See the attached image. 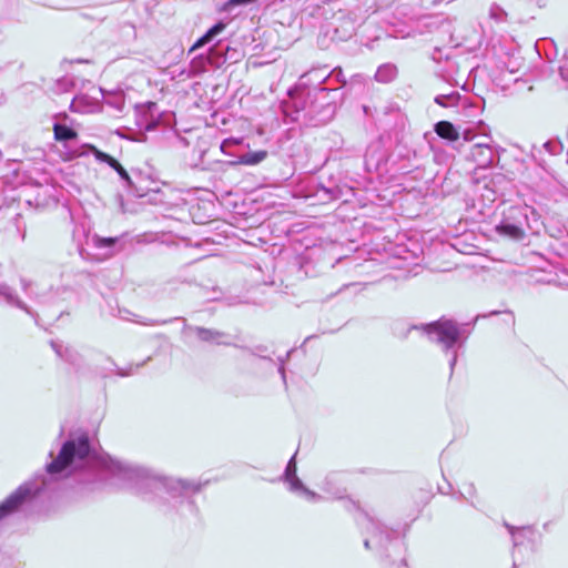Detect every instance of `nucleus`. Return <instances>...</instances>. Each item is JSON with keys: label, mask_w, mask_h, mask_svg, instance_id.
<instances>
[{"label": "nucleus", "mask_w": 568, "mask_h": 568, "mask_svg": "<svg viewBox=\"0 0 568 568\" xmlns=\"http://www.w3.org/2000/svg\"><path fill=\"white\" fill-rule=\"evenodd\" d=\"M457 361H458V357H450V359H449L448 365H449V369H450V375L453 374V372L455 369Z\"/></svg>", "instance_id": "obj_21"}, {"label": "nucleus", "mask_w": 568, "mask_h": 568, "mask_svg": "<svg viewBox=\"0 0 568 568\" xmlns=\"http://www.w3.org/2000/svg\"><path fill=\"white\" fill-rule=\"evenodd\" d=\"M335 475L334 474H331L328 475L326 478H325V483H324V489L327 491V493H332L334 494V496L337 498V499H342L344 498V493H345V489H336L335 491H333L329 487V485L332 484L333 479H334Z\"/></svg>", "instance_id": "obj_15"}, {"label": "nucleus", "mask_w": 568, "mask_h": 568, "mask_svg": "<svg viewBox=\"0 0 568 568\" xmlns=\"http://www.w3.org/2000/svg\"><path fill=\"white\" fill-rule=\"evenodd\" d=\"M197 335L203 341H216L222 336L220 332L207 328H197Z\"/></svg>", "instance_id": "obj_13"}, {"label": "nucleus", "mask_w": 568, "mask_h": 568, "mask_svg": "<svg viewBox=\"0 0 568 568\" xmlns=\"http://www.w3.org/2000/svg\"><path fill=\"white\" fill-rule=\"evenodd\" d=\"M296 456H297V450L291 456V458L288 459L286 466H285V469L283 471V474L281 475L280 478H287L288 476L293 475H297V460H296Z\"/></svg>", "instance_id": "obj_12"}, {"label": "nucleus", "mask_w": 568, "mask_h": 568, "mask_svg": "<svg viewBox=\"0 0 568 568\" xmlns=\"http://www.w3.org/2000/svg\"><path fill=\"white\" fill-rule=\"evenodd\" d=\"M435 132L442 139L455 142L459 139V133L449 121H439L435 124Z\"/></svg>", "instance_id": "obj_6"}, {"label": "nucleus", "mask_w": 568, "mask_h": 568, "mask_svg": "<svg viewBox=\"0 0 568 568\" xmlns=\"http://www.w3.org/2000/svg\"><path fill=\"white\" fill-rule=\"evenodd\" d=\"M371 542H372L371 539H368V538L364 539L363 545H364L365 549H372Z\"/></svg>", "instance_id": "obj_22"}, {"label": "nucleus", "mask_w": 568, "mask_h": 568, "mask_svg": "<svg viewBox=\"0 0 568 568\" xmlns=\"http://www.w3.org/2000/svg\"><path fill=\"white\" fill-rule=\"evenodd\" d=\"M496 231L499 235L511 240H521L525 236V231L520 226L511 223H501L496 226Z\"/></svg>", "instance_id": "obj_7"}, {"label": "nucleus", "mask_w": 568, "mask_h": 568, "mask_svg": "<svg viewBox=\"0 0 568 568\" xmlns=\"http://www.w3.org/2000/svg\"><path fill=\"white\" fill-rule=\"evenodd\" d=\"M256 0H229L227 3H226V7H236V6H240V4H247V3H252V2H255Z\"/></svg>", "instance_id": "obj_19"}, {"label": "nucleus", "mask_w": 568, "mask_h": 568, "mask_svg": "<svg viewBox=\"0 0 568 568\" xmlns=\"http://www.w3.org/2000/svg\"><path fill=\"white\" fill-rule=\"evenodd\" d=\"M280 480L286 484L288 490L294 494L302 495V493L306 488V485L297 475H291L287 478H280Z\"/></svg>", "instance_id": "obj_11"}, {"label": "nucleus", "mask_w": 568, "mask_h": 568, "mask_svg": "<svg viewBox=\"0 0 568 568\" xmlns=\"http://www.w3.org/2000/svg\"><path fill=\"white\" fill-rule=\"evenodd\" d=\"M347 503H348V506H347L348 510H353V509L361 510V506H359L358 501H355L353 499H348Z\"/></svg>", "instance_id": "obj_20"}, {"label": "nucleus", "mask_w": 568, "mask_h": 568, "mask_svg": "<svg viewBox=\"0 0 568 568\" xmlns=\"http://www.w3.org/2000/svg\"><path fill=\"white\" fill-rule=\"evenodd\" d=\"M549 525H550V523H545L544 528L548 529Z\"/></svg>", "instance_id": "obj_26"}, {"label": "nucleus", "mask_w": 568, "mask_h": 568, "mask_svg": "<svg viewBox=\"0 0 568 568\" xmlns=\"http://www.w3.org/2000/svg\"><path fill=\"white\" fill-rule=\"evenodd\" d=\"M11 565V558L0 551V568H9Z\"/></svg>", "instance_id": "obj_18"}, {"label": "nucleus", "mask_w": 568, "mask_h": 568, "mask_svg": "<svg viewBox=\"0 0 568 568\" xmlns=\"http://www.w3.org/2000/svg\"><path fill=\"white\" fill-rule=\"evenodd\" d=\"M414 328L425 335L429 342L437 343L445 349L454 347L462 338L458 324L445 317Z\"/></svg>", "instance_id": "obj_2"}, {"label": "nucleus", "mask_w": 568, "mask_h": 568, "mask_svg": "<svg viewBox=\"0 0 568 568\" xmlns=\"http://www.w3.org/2000/svg\"><path fill=\"white\" fill-rule=\"evenodd\" d=\"M53 134H54V139L57 141L73 140L78 136L77 131H74L73 129H71L67 125L59 124V123H55L53 125Z\"/></svg>", "instance_id": "obj_10"}, {"label": "nucleus", "mask_w": 568, "mask_h": 568, "mask_svg": "<svg viewBox=\"0 0 568 568\" xmlns=\"http://www.w3.org/2000/svg\"><path fill=\"white\" fill-rule=\"evenodd\" d=\"M369 526L367 530L375 540L382 568H410L406 560V546L398 531L365 513Z\"/></svg>", "instance_id": "obj_1"}, {"label": "nucleus", "mask_w": 568, "mask_h": 568, "mask_svg": "<svg viewBox=\"0 0 568 568\" xmlns=\"http://www.w3.org/2000/svg\"><path fill=\"white\" fill-rule=\"evenodd\" d=\"M63 435H64V427H63V426H61L60 432H59V435H58V439L62 438V437H63Z\"/></svg>", "instance_id": "obj_25"}, {"label": "nucleus", "mask_w": 568, "mask_h": 568, "mask_svg": "<svg viewBox=\"0 0 568 568\" xmlns=\"http://www.w3.org/2000/svg\"><path fill=\"white\" fill-rule=\"evenodd\" d=\"M226 28V24L223 22H219L214 24L212 28H210L205 34H203L197 41L192 45L191 51H194L203 45H205L207 42H210L216 34L222 32Z\"/></svg>", "instance_id": "obj_8"}, {"label": "nucleus", "mask_w": 568, "mask_h": 568, "mask_svg": "<svg viewBox=\"0 0 568 568\" xmlns=\"http://www.w3.org/2000/svg\"><path fill=\"white\" fill-rule=\"evenodd\" d=\"M258 358L263 361L265 364L276 367V371L280 374L285 388H287V372H290L294 376L305 378L314 376L318 368L316 357H297L303 362L300 363L298 366L296 363L292 364L293 357H276V362L271 356Z\"/></svg>", "instance_id": "obj_3"}, {"label": "nucleus", "mask_w": 568, "mask_h": 568, "mask_svg": "<svg viewBox=\"0 0 568 568\" xmlns=\"http://www.w3.org/2000/svg\"><path fill=\"white\" fill-rule=\"evenodd\" d=\"M85 148L94 155V158L100 161L106 163L109 166H111L116 173L124 180H130L129 173L121 165V163L111 156L110 154L102 152L93 144H85Z\"/></svg>", "instance_id": "obj_5"}, {"label": "nucleus", "mask_w": 568, "mask_h": 568, "mask_svg": "<svg viewBox=\"0 0 568 568\" xmlns=\"http://www.w3.org/2000/svg\"><path fill=\"white\" fill-rule=\"evenodd\" d=\"M301 496H304L311 503H318L323 499V497L318 493L310 489L307 486Z\"/></svg>", "instance_id": "obj_16"}, {"label": "nucleus", "mask_w": 568, "mask_h": 568, "mask_svg": "<svg viewBox=\"0 0 568 568\" xmlns=\"http://www.w3.org/2000/svg\"><path fill=\"white\" fill-rule=\"evenodd\" d=\"M103 242L106 244V245H112L114 243V239H104Z\"/></svg>", "instance_id": "obj_24"}, {"label": "nucleus", "mask_w": 568, "mask_h": 568, "mask_svg": "<svg viewBox=\"0 0 568 568\" xmlns=\"http://www.w3.org/2000/svg\"><path fill=\"white\" fill-rule=\"evenodd\" d=\"M503 526L507 529L508 534L511 537L513 546L518 547L521 545V541H518V527L509 524L508 521L504 520Z\"/></svg>", "instance_id": "obj_14"}, {"label": "nucleus", "mask_w": 568, "mask_h": 568, "mask_svg": "<svg viewBox=\"0 0 568 568\" xmlns=\"http://www.w3.org/2000/svg\"><path fill=\"white\" fill-rule=\"evenodd\" d=\"M467 493H468V494H470V495H471L473 493H475V486H474V484H469V485H468Z\"/></svg>", "instance_id": "obj_23"}, {"label": "nucleus", "mask_w": 568, "mask_h": 568, "mask_svg": "<svg viewBox=\"0 0 568 568\" xmlns=\"http://www.w3.org/2000/svg\"><path fill=\"white\" fill-rule=\"evenodd\" d=\"M267 156V152L265 150L256 151V152H248L246 154H243L236 161L237 164L243 165H256L264 161Z\"/></svg>", "instance_id": "obj_9"}, {"label": "nucleus", "mask_w": 568, "mask_h": 568, "mask_svg": "<svg viewBox=\"0 0 568 568\" xmlns=\"http://www.w3.org/2000/svg\"><path fill=\"white\" fill-rule=\"evenodd\" d=\"M530 534L532 535L534 531H532V527L531 526H521V527H518V530H517V534H518V541H521V544L524 542V539L526 538V535L527 534Z\"/></svg>", "instance_id": "obj_17"}, {"label": "nucleus", "mask_w": 568, "mask_h": 568, "mask_svg": "<svg viewBox=\"0 0 568 568\" xmlns=\"http://www.w3.org/2000/svg\"><path fill=\"white\" fill-rule=\"evenodd\" d=\"M152 357H146L143 361L133 363L129 362L126 357H118V361L113 359L112 357H108L110 366L108 367L109 371L114 372L120 377H126L134 374L136 369L140 367H143L149 359Z\"/></svg>", "instance_id": "obj_4"}]
</instances>
